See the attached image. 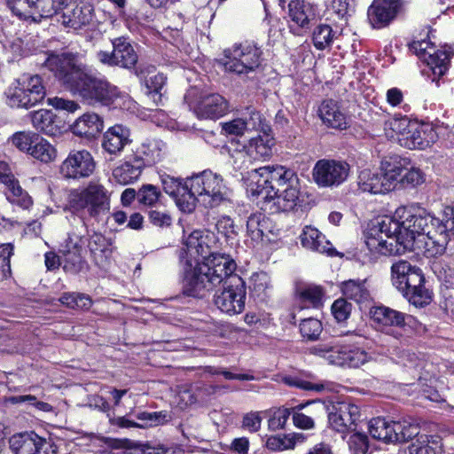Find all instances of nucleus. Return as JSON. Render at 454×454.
<instances>
[{
  "mask_svg": "<svg viewBox=\"0 0 454 454\" xmlns=\"http://www.w3.org/2000/svg\"><path fill=\"white\" fill-rule=\"evenodd\" d=\"M13 254V246L11 243L0 245V267L2 276L0 279L7 278L11 276L10 258Z\"/></svg>",
  "mask_w": 454,
  "mask_h": 454,
  "instance_id": "obj_58",
  "label": "nucleus"
},
{
  "mask_svg": "<svg viewBox=\"0 0 454 454\" xmlns=\"http://www.w3.org/2000/svg\"><path fill=\"white\" fill-rule=\"evenodd\" d=\"M272 232L271 222L262 213L252 214L247 221V242L253 247L264 240L270 242L269 234Z\"/></svg>",
  "mask_w": 454,
  "mask_h": 454,
  "instance_id": "obj_26",
  "label": "nucleus"
},
{
  "mask_svg": "<svg viewBox=\"0 0 454 454\" xmlns=\"http://www.w3.org/2000/svg\"><path fill=\"white\" fill-rule=\"evenodd\" d=\"M335 33L330 25L319 24L312 32V43L317 50L323 51L332 45Z\"/></svg>",
  "mask_w": 454,
  "mask_h": 454,
  "instance_id": "obj_47",
  "label": "nucleus"
},
{
  "mask_svg": "<svg viewBox=\"0 0 454 454\" xmlns=\"http://www.w3.org/2000/svg\"><path fill=\"white\" fill-rule=\"evenodd\" d=\"M145 168L134 161L132 154L127 155L123 162L113 169V177L120 184L126 185L136 182Z\"/></svg>",
  "mask_w": 454,
  "mask_h": 454,
  "instance_id": "obj_33",
  "label": "nucleus"
},
{
  "mask_svg": "<svg viewBox=\"0 0 454 454\" xmlns=\"http://www.w3.org/2000/svg\"><path fill=\"white\" fill-rule=\"evenodd\" d=\"M302 301L310 303L313 306H317L323 297V290L317 286H309L302 289L300 293Z\"/></svg>",
  "mask_w": 454,
  "mask_h": 454,
  "instance_id": "obj_64",
  "label": "nucleus"
},
{
  "mask_svg": "<svg viewBox=\"0 0 454 454\" xmlns=\"http://www.w3.org/2000/svg\"><path fill=\"white\" fill-rule=\"evenodd\" d=\"M236 268L230 256H216L186 276L184 291L188 295L202 297L223 285V289L214 295L215 305L229 316L240 314L245 309L247 289L244 280L235 273Z\"/></svg>",
  "mask_w": 454,
  "mask_h": 454,
  "instance_id": "obj_2",
  "label": "nucleus"
},
{
  "mask_svg": "<svg viewBox=\"0 0 454 454\" xmlns=\"http://www.w3.org/2000/svg\"><path fill=\"white\" fill-rule=\"evenodd\" d=\"M428 435H419L409 447L410 454H436V450L431 445Z\"/></svg>",
  "mask_w": 454,
  "mask_h": 454,
  "instance_id": "obj_61",
  "label": "nucleus"
},
{
  "mask_svg": "<svg viewBox=\"0 0 454 454\" xmlns=\"http://www.w3.org/2000/svg\"><path fill=\"white\" fill-rule=\"evenodd\" d=\"M29 155L41 162L50 163L57 159L58 151L48 140L39 136Z\"/></svg>",
  "mask_w": 454,
  "mask_h": 454,
  "instance_id": "obj_42",
  "label": "nucleus"
},
{
  "mask_svg": "<svg viewBox=\"0 0 454 454\" xmlns=\"http://www.w3.org/2000/svg\"><path fill=\"white\" fill-rule=\"evenodd\" d=\"M274 139L271 131L259 133L257 137L249 139L247 147L254 160L265 159L271 155Z\"/></svg>",
  "mask_w": 454,
  "mask_h": 454,
  "instance_id": "obj_39",
  "label": "nucleus"
},
{
  "mask_svg": "<svg viewBox=\"0 0 454 454\" xmlns=\"http://www.w3.org/2000/svg\"><path fill=\"white\" fill-rule=\"evenodd\" d=\"M137 418L143 422V424H140V427H138V428H144L147 427H154L162 424L167 420V414L162 411H143L139 412L137 415Z\"/></svg>",
  "mask_w": 454,
  "mask_h": 454,
  "instance_id": "obj_59",
  "label": "nucleus"
},
{
  "mask_svg": "<svg viewBox=\"0 0 454 454\" xmlns=\"http://www.w3.org/2000/svg\"><path fill=\"white\" fill-rule=\"evenodd\" d=\"M278 193L274 197H269L267 200H274V205L278 210L290 211L295 207L299 200V179L294 177V183H287L281 188H277Z\"/></svg>",
  "mask_w": 454,
  "mask_h": 454,
  "instance_id": "obj_31",
  "label": "nucleus"
},
{
  "mask_svg": "<svg viewBox=\"0 0 454 454\" xmlns=\"http://www.w3.org/2000/svg\"><path fill=\"white\" fill-rule=\"evenodd\" d=\"M104 128L103 119L95 113H86L71 126L72 132L80 137L94 138Z\"/></svg>",
  "mask_w": 454,
  "mask_h": 454,
  "instance_id": "obj_30",
  "label": "nucleus"
},
{
  "mask_svg": "<svg viewBox=\"0 0 454 454\" xmlns=\"http://www.w3.org/2000/svg\"><path fill=\"white\" fill-rule=\"evenodd\" d=\"M271 288V281L265 272L254 273L250 278V289L254 295L262 298Z\"/></svg>",
  "mask_w": 454,
  "mask_h": 454,
  "instance_id": "obj_49",
  "label": "nucleus"
},
{
  "mask_svg": "<svg viewBox=\"0 0 454 454\" xmlns=\"http://www.w3.org/2000/svg\"><path fill=\"white\" fill-rule=\"evenodd\" d=\"M113 51H99L97 59L108 67L132 68L137 62L138 57L131 43L126 37L121 36L112 40Z\"/></svg>",
  "mask_w": 454,
  "mask_h": 454,
  "instance_id": "obj_16",
  "label": "nucleus"
},
{
  "mask_svg": "<svg viewBox=\"0 0 454 454\" xmlns=\"http://www.w3.org/2000/svg\"><path fill=\"white\" fill-rule=\"evenodd\" d=\"M372 321L381 331L394 335L396 339L402 334L394 327L403 330L405 333H418L424 330L423 325L411 315H406L385 306L375 307L371 310Z\"/></svg>",
  "mask_w": 454,
  "mask_h": 454,
  "instance_id": "obj_12",
  "label": "nucleus"
},
{
  "mask_svg": "<svg viewBox=\"0 0 454 454\" xmlns=\"http://www.w3.org/2000/svg\"><path fill=\"white\" fill-rule=\"evenodd\" d=\"M213 241V236L208 232L200 230L190 231L184 230L183 244L185 247V254L192 261L196 262V266L186 271L184 278L188 274L192 273L198 267L208 263L216 256H225L224 254H214L211 251L210 243Z\"/></svg>",
  "mask_w": 454,
  "mask_h": 454,
  "instance_id": "obj_14",
  "label": "nucleus"
},
{
  "mask_svg": "<svg viewBox=\"0 0 454 454\" xmlns=\"http://www.w3.org/2000/svg\"><path fill=\"white\" fill-rule=\"evenodd\" d=\"M286 19L290 32L302 35L316 20L315 8L304 0H292L288 4Z\"/></svg>",
  "mask_w": 454,
  "mask_h": 454,
  "instance_id": "obj_19",
  "label": "nucleus"
},
{
  "mask_svg": "<svg viewBox=\"0 0 454 454\" xmlns=\"http://www.w3.org/2000/svg\"><path fill=\"white\" fill-rule=\"evenodd\" d=\"M296 174L283 166H265L254 169L250 178L256 187H251L253 194L261 196L262 199L274 197L278 192L277 188H281L287 183H294Z\"/></svg>",
  "mask_w": 454,
  "mask_h": 454,
  "instance_id": "obj_10",
  "label": "nucleus"
},
{
  "mask_svg": "<svg viewBox=\"0 0 454 454\" xmlns=\"http://www.w3.org/2000/svg\"><path fill=\"white\" fill-rule=\"evenodd\" d=\"M350 171L346 161L335 160H319L313 168V178L320 187L339 186L344 183Z\"/></svg>",
  "mask_w": 454,
  "mask_h": 454,
  "instance_id": "obj_17",
  "label": "nucleus"
},
{
  "mask_svg": "<svg viewBox=\"0 0 454 454\" xmlns=\"http://www.w3.org/2000/svg\"><path fill=\"white\" fill-rule=\"evenodd\" d=\"M167 78L166 76L161 74H156L153 76H151L146 81V89L147 93L152 95L153 98L155 100V97H158L159 98L161 96V90L164 88L166 84Z\"/></svg>",
  "mask_w": 454,
  "mask_h": 454,
  "instance_id": "obj_63",
  "label": "nucleus"
},
{
  "mask_svg": "<svg viewBox=\"0 0 454 454\" xmlns=\"http://www.w3.org/2000/svg\"><path fill=\"white\" fill-rule=\"evenodd\" d=\"M78 95L84 103L90 106H110L124 107L129 103V98L126 93L111 84L105 79L90 76L86 72L74 85L70 90Z\"/></svg>",
  "mask_w": 454,
  "mask_h": 454,
  "instance_id": "obj_4",
  "label": "nucleus"
},
{
  "mask_svg": "<svg viewBox=\"0 0 454 454\" xmlns=\"http://www.w3.org/2000/svg\"><path fill=\"white\" fill-rule=\"evenodd\" d=\"M241 119H243L246 132L256 131L258 133H265L271 131L265 119L255 109H247V113L243 114Z\"/></svg>",
  "mask_w": 454,
  "mask_h": 454,
  "instance_id": "obj_46",
  "label": "nucleus"
},
{
  "mask_svg": "<svg viewBox=\"0 0 454 454\" xmlns=\"http://www.w3.org/2000/svg\"><path fill=\"white\" fill-rule=\"evenodd\" d=\"M160 180L164 192L175 199L180 210L191 213L193 210V198L190 194L188 178L182 182L179 178L164 174L160 176Z\"/></svg>",
  "mask_w": 454,
  "mask_h": 454,
  "instance_id": "obj_21",
  "label": "nucleus"
},
{
  "mask_svg": "<svg viewBox=\"0 0 454 454\" xmlns=\"http://www.w3.org/2000/svg\"><path fill=\"white\" fill-rule=\"evenodd\" d=\"M262 51L252 41L235 43L224 49L219 59L225 72L241 75L254 73L262 63Z\"/></svg>",
  "mask_w": 454,
  "mask_h": 454,
  "instance_id": "obj_7",
  "label": "nucleus"
},
{
  "mask_svg": "<svg viewBox=\"0 0 454 454\" xmlns=\"http://www.w3.org/2000/svg\"><path fill=\"white\" fill-rule=\"evenodd\" d=\"M359 418V407L347 402H339L333 404L328 413V421L331 427L341 434L354 431Z\"/></svg>",
  "mask_w": 454,
  "mask_h": 454,
  "instance_id": "obj_20",
  "label": "nucleus"
},
{
  "mask_svg": "<svg viewBox=\"0 0 454 454\" xmlns=\"http://www.w3.org/2000/svg\"><path fill=\"white\" fill-rule=\"evenodd\" d=\"M395 430V421H387L383 418H375L369 422V432L377 440L387 443L398 442Z\"/></svg>",
  "mask_w": 454,
  "mask_h": 454,
  "instance_id": "obj_38",
  "label": "nucleus"
},
{
  "mask_svg": "<svg viewBox=\"0 0 454 454\" xmlns=\"http://www.w3.org/2000/svg\"><path fill=\"white\" fill-rule=\"evenodd\" d=\"M44 65L69 90L85 72L81 59L71 52L51 53Z\"/></svg>",
  "mask_w": 454,
  "mask_h": 454,
  "instance_id": "obj_13",
  "label": "nucleus"
},
{
  "mask_svg": "<svg viewBox=\"0 0 454 454\" xmlns=\"http://www.w3.org/2000/svg\"><path fill=\"white\" fill-rule=\"evenodd\" d=\"M129 128L115 124L106 129L101 139L102 149L113 156H119L127 145L132 142Z\"/></svg>",
  "mask_w": 454,
  "mask_h": 454,
  "instance_id": "obj_25",
  "label": "nucleus"
},
{
  "mask_svg": "<svg viewBox=\"0 0 454 454\" xmlns=\"http://www.w3.org/2000/svg\"><path fill=\"white\" fill-rule=\"evenodd\" d=\"M322 329L321 322L313 317L305 318L300 324V332L302 337L309 340L317 339L322 333Z\"/></svg>",
  "mask_w": 454,
  "mask_h": 454,
  "instance_id": "obj_52",
  "label": "nucleus"
},
{
  "mask_svg": "<svg viewBox=\"0 0 454 454\" xmlns=\"http://www.w3.org/2000/svg\"><path fill=\"white\" fill-rule=\"evenodd\" d=\"M196 95L197 90L191 89L185 94L184 100L199 118L215 120L228 113L229 104L221 95H204L198 101L194 102L192 98Z\"/></svg>",
  "mask_w": 454,
  "mask_h": 454,
  "instance_id": "obj_15",
  "label": "nucleus"
},
{
  "mask_svg": "<svg viewBox=\"0 0 454 454\" xmlns=\"http://www.w3.org/2000/svg\"><path fill=\"white\" fill-rule=\"evenodd\" d=\"M0 183L5 185L4 193L12 204L22 208H28L32 205L30 197L14 177L9 164L4 161H0Z\"/></svg>",
  "mask_w": 454,
  "mask_h": 454,
  "instance_id": "obj_22",
  "label": "nucleus"
},
{
  "mask_svg": "<svg viewBox=\"0 0 454 454\" xmlns=\"http://www.w3.org/2000/svg\"><path fill=\"white\" fill-rule=\"evenodd\" d=\"M399 0H374L368 9V20L374 28H382L392 22L399 10Z\"/></svg>",
  "mask_w": 454,
  "mask_h": 454,
  "instance_id": "obj_24",
  "label": "nucleus"
},
{
  "mask_svg": "<svg viewBox=\"0 0 454 454\" xmlns=\"http://www.w3.org/2000/svg\"><path fill=\"white\" fill-rule=\"evenodd\" d=\"M38 137L35 132L20 131L12 135L11 141L20 151L29 154Z\"/></svg>",
  "mask_w": 454,
  "mask_h": 454,
  "instance_id": "obj_50",
  "label": "nucleus"
},
{
  "mask_svg": "<svg viewBox=\"0 0 454 454\" xmlns=\"http://www.w3.org/2000/svg\"><path fill=\"white\" fill-rule=\"evenodd\" d=\"M432 36L427 34V38L414 40L409 44L410 50L427 64L432 72V81L438 80L445 74L449 68V62L454 54L451 47L447 45L438 49Z\"/></svg>",
  "mask_w": 454,
  "mask_h": 454,
  "instance_id": "obj_9",
  "label": "nucleus"
},
{
  "mask_svg": "<svg viewBox=\"0 0 454 454\" xmlns=\"http://www.w3.org/2000/svg\"><path fill=\"white\" fill-rule=\"evenodd\" d=\"M160 197V192L153 184H145L137 192L138 201L144 205L153 206Z\"/></svg>",
  "mask_w": 454,
  "mask_h": 454,
  "instance_id": "obj_56",
  "label": "nucleus"
},
{
  "mask_svg": "<svg viewBox=\"0 0 454 454\" xmlns=\"http://www.w3.org/2000/svg\"><path fill=\"white\" fill-rule=\"evenodd\" d=\"M348 450L351 454H368L369 439L362 433L352 434L348 440Z\"/></svg>",
  "mask_w": 454,
  "mask_h": 454,
  "instance_id": "obj_53",
  "label": "nucleus"
},
{
  "mask_svg": "<svg viewBox=\"0 0 454 454\" xmlns=\"http://www.w3.org/2000/svg\"><path fill=\"white\" fill-rule=\"evenodd\" d=\"M347 341L342 337H332L311 347L309 352L324 358L330 364L343 366Z\"/></svg>",
  "mask_w": 454,
  "mask_h": 454,
  "instance_id": "obj_23",
  "label": "nucleus"
},
{
  "mask_svg": "<svg viewBox=\"0 0 454 454\" xmlns=\"http://www.w3.org/2000/svg\"><path fill=\"white\" fill-rule=\"evenodd\" d=\"M96 163L91 153L86 150L69 153L60 166V173L66 178L79 179L90 176Z\"/></svg>",
  "mask_w": 454,
  "mask_h": 454,
  "instance_id": "obj_18",
  "label": "nucleus"
},
{
  "mask_svg": "<svg viewBox=\"0 0 454 454\" xmlns=\"http://www.w3.org/2000/svg\"><path fill=\"white\" fill-rule=\"evenodd\" d=\"M309 404V403L299 404L294 409V411L293 412L294 425L296 427L303 430H309L315 427L314 419L311 417L302 412H300L301 409L308 406Z\"/></svg>",
  "mask_w": 454,
  "mask_h": 454,
  "instance_id": "obj_57",
  "label": "nucleus"
},
{
  "mask_svg": "<svg viewBox=\"0 0 454 454\" xmlns=\"http://www.w3.org/2000/svg\"><path fill=\"white\" fill-rule=\"evenodd\" d=\"M233 168L237 170H240L248 167V165L254 160L250 155L247 145H239L238 143H231L227 148Z\"/></svg>",
  "mask_w": 454,
  "mask_h": 454,
  "instance_id": "obj_43",
  "label": "nucleus"
},
{
  "mask_svg": "<svg viewBox=\"0 0 454 454\" xmlns=\"http://www.w3.org/2000/svg\"><path fill=\"white\" fill-rule=\"evenodd\" d=\"M424 280L421 270L407 261L400 260L391 266L393 286L415 306H423L431 301Z\"/></svg>",
  "mask_w": 454,
  "mask_h": 454,
  "instance_id": "obj_5",
  "label": "nucleus"
},
{
  "mask_svg": "<svg viewBox=\"0 0 454 454\" xmlns=\"http://www.w3.org/2000/svg\"><path fill=\"white\" fill-rule=\"evenodd\" d=\"M318 114L322 121L328 127L339 129L347 128V117L335 101L332 99L323 101Z\"/></svg>",
  "mask_w": 454,
  "mask_h": 454,
  "instance_id": "obj_34",
  "label": "nucleus"
},
{
  "mask_svg": "<svg viewBox=\"0 0 454 454\" xmlns=\"http://www.w3.org/2000/svg\"><path fill=\"white\" fill-rule=\"evenodd\" d=\"M343 366L359 367L371 359V356L363 348L347 341Z\"/></svg>",
  "mask_w": 454,
  "mask_h": 454,
  "instance_id": "obj_48",
  "label": "nucleus"
},
{
  "mask_svg": "<svg viewBox=\"0 0 454 454\" xmlns=\"http://www.w3.org/2000/svg\"><path fill=\"white\" fill-rule=\"evenodd\" d=\"M33 127L47 136L55 137L60 134V121L50 110L40 109L30 114Z\"/></svg>",
  "mask_w": 454,
  "mask_h": 454,
  "instance_id": "obj_32",
  "label": "nucleus"
},
{
  "mask_svg": "<svg viewBox=\"0 0 454 454\" xmlns=\"http://www.w3.org/2000/svg\"><path fill=\"white\" fill-rule=\"evenodd\" d=\"M88 248L95 263L102 267L106 265L113 253L111 241L97 232L90 236Z\"/></svg>",
  "mask_w": 454,
  "mask_h": 454,
  "instance_id": "obj_36",
  "label": "nucleus"
},
{
  "mask_svg": "<svg viewBox=\"0 0 454 454\" xmlns=\"http://www.w3.org/2000/svg\"><path fill=\"white\" fill-rule=\"evenodd\" d=\"M59 301L70 309H88L92 304L90 296L83 294L67 293L60 298Z\"/></svg>",
  "mask_w": 454,
  "mask_h": 454,
  "instance_id": "obj_51",
  "label": "nucleus"
},
{
  "mask_svg": "<svg viewBox=\"0 0 454 454\" xmlns=\"http://www.w3.org/2000/svg\"><path fill=\"white\" fill-rule=\"evenodd\" d=\"M190 194L196 202L213 208L230 200L231 191L222 176L211 170H204L188 178Z\"/></svg>",
  "mask_w": 454,
  "mask_h": 454,
  "instance_id": "obj_6",
  "label": "nucleus"
},
{
  "mask_svg": "<svg viewBox=\"0 0 454 454\" xmlns=\"http://www.w3.org/2000/svg\"><path fill=\"white\" fill-rule=\"evenodd\" d=\"M395 432L397 434L398 442H407L413 437H419V427L415 424H411L406 420L403 421H395Z\"/></svg>",
  "mask_w": 454,
  "mask_h": 454,
  "instance_id": "obj_54",
  "label": "nucleus"
},
{
  "mask_svg": "<svg viewBox=\"0 0 454 454\" xmlns=\"http://www.w3.org/2000/svg\"><path fill=\"white\" fill-rule=\"evenodd\" d=\"M359 189L364 192L371 194H384L383 184L381 181V173L372 171L369 168L359 172L357 178Z\"/></svg>",
  "mask_w": 454,
  "mask_h": 454,
  "instance_id": "obj_41",
  "label": "nucleus"
},
{
  "mask_svg": "<svg viewBox=\"0 0 454 454\" xmlns=\"http://www.w3.org/2000/svg\"><path fill=\"white\" fill-rule=\"evenodd\" d=\"M414 121L407 116H395L385 122V131L387 137L396 140L403 137Z\"/></svg>",
  "mask_w": 454,
  "mask_h": 454,
  "instance_id": "obj_45",
  "label": "nucleus"
},
{
  "mask_svg": "<svg viewBox=\"0 0 454 454\" xmlns=\"http://www.w3.org/2000/svg\"><path fill=\"white\" fill-rule=\"evenodd\" d=\"M12 12L25 20L40 22L63 12L59 22L74 30L88 27L94 22L95 10L89 3L76 4L72 10L66 9L73 0H6Z\"/></svg>",
  "mask_w": 454,
  "mask_h": 454,
  "instance_id": "obj_3",
  "label": "nucleus"
},
{
  "mask_svg": "<svg viewBox=\"0 0 454 454\" xmlns=\"http://www.w3.org/2000/svg\"><path fill=\"white\" fill-rule=\"evenodd\" d=\"M343 295L357 303L365 302L370 300V292L366 286L365 280L349 279L340 285Z\"/></svg>",
  "mask_w": 454,
  "mask_h": 454,
  "instance_id": "obj_40",
  "label": "nucleus"
},
{
  "mask_svg": "<svg viewBox=\"0 0 454 454\" xmlns=\"http://www.w3.org/2000/svg\"><path fill=\"white\" fill-rule=\"evenodd\" d=\"M111 192L98 180H91L72 195L70 205L76 211L98 218L110 210Z\"/></svg>",
  "mask_w": 454,
  "mask_h": 454,
  "instance_id": "obj_8",
  "label": "nucleus"
},
{
  "mask_svg": "<svg viewBox=\"0 0 454 454\" xmlns=\"http://www.w3.org/2000/svg\"><path fill=\"white\" fill-rule=\"evenodd\" d=\"M441 220L426 210L411 206L398 207L393 216L378 219L369 229L366 246L384 255H396L413 249L417 237L431 255L441 254L446 247V237L440 231Z\"/></svg>",
  "mask_w": 454,
  "mask_h": 454,
  "instance_id": "obj_1",
  "label": "nucleus"
},
{
  "mask_svg": "<svg viewBox=\"0 0 454 454\" xmlns=\"http://www.w3.org/2000/svg\"><path fill=\"white\" fill-rule=\"evenodd\" d=\"M301 245L309 250L325 254L328 256H337L340 253L333 247L332 243L317 229L311 226H305L301 234Z\"/></svg>",
  "mask_w": 454,
  "mask_h": 454,
  "instance_id": "obj_29",
  "label": "nucleus"
},
{
  "mask_svg": "<svg viewBox=\"0 0 454 454\" xmlns=\"http://www.w3.org/2000/svg\"><path fill=\"white\" fill-rule=\"evenodd\" d=\"M265 444L266 447L272 451H283L294 449L288 434L270 436Z\"/></svg>",
  "mask_w": 454,
  "mask_h": 454,
  "instance_id": "obj_62",
  "label": "nucleus"
},
{
  "mask_svg": "<svg viewBox=\"0 0 454 454\" xmlns=\"http://www.w3.org/2000/svg\"><path fill=\"white\" fill-rule=\"evenodd\" d=\"M5 95L10 106L29 108L44 98L45 90L40 76L23 74L7 89Z\"/></svg>",
  "mask_w": 454,
  "mask_h": 454,
  "instance_id": "obj_11",
  "label": "nucleus"
},
{
  "mask_svg": "<svg viewBox=\"0 0 454 454\" xmlns=\"http://www.w3.org/2000/svg\"><path fill=\"white\" fill-rule=\"evenodd\" d=\"M440 231L446 237V244L448 243V231L454 236V205L446 206L442 212V219Z\"/></svg>",
  "mask_w": 454,
  "mask_h": 454,
  "instance_id": "obj_60",
  "label": "nucleus"
},
{
  "mask_svg": "<svg viewBox=\"0 0 454 454\" xmlns=\"http://www.w3.org/2000/svg\"><path fill=\"white\" fill-rule=\"evenodd\" d=\"M403 170L400 163L387 164L384 172L381 173V181L385 193L395 189L399 184H402Z\"/></svg>",
  "mask_w": 454,
  "mask_h": 454,
  "instance_id": "obj_44",
  "label": "nucleus"
},
{
  "mask_svg": "<svg viewBox=\"0 0 454 454\" xmlns=\"http://www.w3.org/2000/svg\"><path fill=\"white\" fill-rule=\"evenodd\" d=\"M85 239L75 233L68 235L63 246L62 253L66 256L67 262L72 264V270L77 271L82 268L83 263L82 251Z\"/></svg>",
  "mask_w": 454,
  "mask_h": 454,
  "instance_id": "obj_35",
  "label": "nucleus"
},
{
  "mask_svg": "<svg viewBox=\"0 0 454 454\" xmlns=\"http://www.w3.org/2000/svg\"><path fill=\"white\" fill-rule=\"evenodd\" d=\"M9 442L14 454H35L43 443V438L33 432L23 433L12 435Z\"/></svg>",
  "mask_w": 454,
  "mask_h": 454,
  "instance_id": "obj_37",
  "label": "nucleus"
},
{
  "mask_svg": "<svg viewBox=\"0 0 454 454\" xmlns=\"http://www.w3.org/2000/svg\"><path fill=\"white\" fill-rule=\"evenodd\" d=\"M433 142V129L414 121L403 137L399 145L408 149H424Z\"/></svg>",
  "mask_w": 454,
  "mask_h": 454,
  "instance_id": "obj_28",
  "label": "nucleus"
},
{
  "mask_svg": "<svg viewBox=\"0 0 454 454\" xmlns=\"http://www.w3.org/2000/svg\"><path fill=\"white\" fill-rule=\"evenodd\" d=\"M165 144L156 138L145 140L131 154L134 161L140 162L145 168L161 160L164 156Z\"/></svg>",
  "mask_w": 454,
  "mask_h": 454,
  "instance_id": "obj_27",
  "label": "nucleus"
},
{
  "mask_svg": "<svg viewBox=\"0 0 454 454\" xmlns=\"http://www.w3.org/2000/svg\"><path fill=\"white\" fill-rule=\"evenodd\" d=\"M290 415V410L284 407L270 411V417L268 421L269 428L272 431L283 429Z\"/></svg>",
  "mask_w": 454,
  "mask_h": 454,
  "instance_id": "obj_55",
  "label": "nucleus"
}]
</instances>
